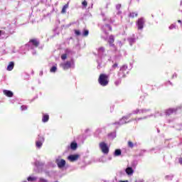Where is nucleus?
Returning a JSON list of instances; mask_svg holds the SVG:
<instances>
[{
  "label": "nucleus",
  "instance_id": "35",
  "mask_svg": "<svg viewBox=\"0 0 182 182\" xmlns=\"http://www.w3.org/2000/svg\"><path fill=\"white\" fill-rule=\"evenodd\" d=\"M120 83H122V80H117V81L114 82V85H115L116 86H119V85Z\"/></svg>",
  "mask_w": 182,
  "mask_h": 182
},
{
  "label": "nucleus",
  "instance_id": "30",
  "mask_svg": "<svg viewBox=\"0 0 182 182\" xmlns=\"http://www.w3.org/2000/svg\"><path fill=\"white\" fill-rule=\"evenodd\" d=\"M136 42V39L134 38H129V43L132 46V44Z\"/></svg>",
  "mask_w": 182,
  "mask_h": 182
},
{
  "label": "nucleus",
  "instance_id": "32",
  "mask_svg": "<svg viewBox=\"0 0 182 182\" xmlns=\"http://www.w3.org/2000/svg\"><path fill=\"white\" fill-rule=\"evenodd\" d=\"M173 175H168V176H165V178L166 179V180H173Z\"/></svg>",
  "mask_w": 182,
  "mask_h": 182
},
{
  "label": "nucleus",
  "instance_id": "15",
  "mask_svg": "<svg viewBox=\"0 0 182 182\" xmlns=\"http://www.w3.org/2000/svg\"><path fill=\"white\" fill-rule=\"evenodd\" d=\"M3 92L5 96H7V97H12V96H14V92H12V91L4 90Z\"/></svg>",
  "mask_w": 182,
  "mask_h": 182
},
{
  "label": "nucleus",
  "instance_id": "45",
  "mask_svg": "<svg viewBox=\"0 0 182 182\" xmlns=\"http://www.w3.org/2000/svg\"><path fill=\"white\" fill-rule=\"evenodd\" d=\"M181 5H182V1H181Z\"/></svg>",
  "mask_w": 182,
  "mask_h": 182
},
{
  "label": "nucleus",
  "instance_id": "17",
  "mask_svg": "<svg viewBox=\"0 0 182 182\" xmlns=\"http://www.w3.org/2000/svg\"><path fill=\"white\" fill-rule=\"evenodd\" d=\"M114 42V36H110L108 39V43L109 44V46H114V44H113Z\"/></svg>",
  "mask_w": 182,
  "mask_h": 182
},
{
  "label": "nucleus",
  "instance_id": "28",
  "mask_svg": "<svg viewBox=\"0 0 182 182\" xmlns=\"http://www.w3.org/2000/svg\"><path fill=\"white\" fill-rule=\"evenodd\" d=\"M128 146L130 147L131 149H133L134 147V144H133V142H132V141H129Z\"/></svg>",
  "mask_w": 182,
  "mask_h": 182
},
{
  "label": "nucleus",
  "instance_id": "33",
  "mask_svg": "<svg viewBox=\"0 0 182 182\" xmlns=\"http://www.w3.org/2000/svg\"><path fill=\"white\" fill-rule=\"evenodd\" d=\"M75 33L77 36H80V35H82V33H80L79 30H75Z\"/></svg>",
  "mask_w": 182,
  "mask_h": 182
},
{
  "label": "nucleus",
  "instance_id": "26",
  "mask_svg": "<svg viewBox=\"0 0 182 182\" xmlns=\"http://www.w3.org/2000/svg\"><path fill=\"white\" fill-rule=\"evenodd\" d=\"M70 147H71L72 150H76V149H77V144L72 143L70 145Z\"/></svg>",
  "mask_w": 182,
  "mask_h": 182
},
{
  "label": "nucleus",
  "instance_id": "43",
  "mask_svg": "<svg viewBox=\"0 0 182 182\" xmlns=\"http://www.w3.org/2000/svg\"><path fill=\"white\" fill-rule=\"evenodd\" d=\"M26 109H27L26 107H23V110H26Z\"/></svg>",
  "mask_w": 182,
  "mask_h": 182
},
{
  "label": "nucleus",
  "instance_id": "21",
  "mask_svg": "<svg viewBox=\"0 0 182 182\" xmlns=\"http://www.w3.org/2000/svg\"><path fill=\"white\" fill-rule=\"evenodd\" d=\"M28 181H36V180H38V178L36 176H31L27 178Z\"/></svg>",
  "mask_w": 182,
  "mask_h": 182
},
{
  "label": "nucleus",
  "instance_id": "7",
  "mask_svg": "<svg viewBox=\"0 0 182 182\" xmlns=\"http://www.w3.org/2000/svg\"><path fill=\"white\" fill-rule=\"evenodd\" d=\"M100 149L104 154H107L109 153V146H107V144L105 142H101L100 144Z\"/></svg>",
  "mask_w": 182,
  "mask_h": 182
},
{
  "label": "nucleus",
  "instance_id": "36",
  "mask_svg": "<svg viewBox=\"0 0 182 182\" xmlns=\"http://www.w3.org/2000/svg\"><path fill=\"white\" fill-rule=\"evenodd\" d=\"M82 5L84 8H86L87 6V1H84L82 3Z\"/></svg>",
  "mask_w": 182,
  "mask_h": 182
},
{
  "label": "nucleus",
  "instance_id": "29",
  "mask_svg": "<svg viewBox=\"0 0 182 182\" xmlns=\"http://www.w3.org/2000/svg\"><path fill=\"white\" fill-rule=\"evenodd\" d=\"M38 182H49V181H48V179L44 178H39Z\"/></svg>",
  "mask_w": 182,
  "mask_h": 182
},
{
  "label": "nucleus",
  "instance_id": "9",
  "mask_svg": "<svg viewBox=\"0 0 182 182\" xmlns=\"http://www.w3.org/2000/svg\"><path fill=\"white\" fill-rule=\"evenodd\" d=\"M150 112V109H136L132 112L133 114H146V113H149Z\"/></svg>",
  "mask_w": 182,
  "mask_h": 182
},
{
  "label": "nucleus",
  "instance_id": "10",
  "mask_svg": "<svg viewBox=\"0 0 182 182\" xmlns=\"http://www.w3.org/2000/svg\"><path fill=\"white\" fill-rule=\"evenodd\" d=\"M97 55L100 58H101V59H103V58H106V54L105 50V48L104 47H100L97 48Z\"/></svg>",
  "mask_w": 182,
  "mask_h": 182
},
{
  "label": "nucleus",
  "instance_id": "44",
  "mask_svg": "<svg viewBox=\"0 0 182 182\" xmlns=\"http://www.w3.org/2000/svg\"><path fill=\"white\" fill-rule=\"evenodd\" d=\"M1 33H2V31H0V36H1Z\"/></svg>",
  "mask_w": 182,
  "mask_h": 182
},
{
  "label": "nucleus",
  "instance_id": "12",
  "mask_svg": "<svg viewBox=\"0 0 182 182\" xmlns=\"http://www.w3.org/2000/svg\"><path fill=\"white\" fill-rule=\"evenodd\" d=\"M70 53H71L70 50H66L65 53L61 55L62 60H66L69 55H70Z\"/></svg>",
  "mask_w": 182,
  "mask_h": 182
},
{
  "label": "nucleus",
  "instance_id": "23",
  "mask_svg": "<svg viewBox=\"0 0 182 182\" xmlns=\"http://www.w3.org/2000/svg\"><path fill=\"white\" fill-rule=\"evenodd\" d=\"M121 154H122V151L120 149H116L114 153V156H115V157H117V156H120Z\"/></svg>",
  "mask_w": 182,
  "mask_h": 182
},
{
  "label": "nucleus",
  "instance_id": "47",
  "mask_svg": "<svg viewBox=\"0 0 182 182\" xmlns=\"http://www.w3.org/2000/svg\"><path fill=\"white\" fill-rule=\"evenodd\" d=\"M181 26H182V23H181Z\"/></svg>",
  "mask_w": 182,
  "mask_h": 182
},
{
  "label": "nucleus",
  "instance_id": "40",
  "mask_svg": "<svg viewBox=\"0 0 182 182\" xmlns=\"http://www.w3.org/2000/svg\"><path fill=\"white\" fill-rule=\"evenodd\" d=\"M116 8H117V9H119L120 8H122V5L121 4H117Z\"/></svg>",
  "mask_w": 182,
  "mask_h": 182
},
{
  "label": "nucleus",
  "instance_id": "4",
  "mask_svg": "<svg viewBox=\"0 0 182 182\" xmlns=\"http://www.w3.org/2000/svg\"><path fill=\"white\" fill-rule=\"evenodd\" d=\"M44 142L45 137H43V136L38 135L36 141V147H37V149H41V147H42V146L43 145Z\"/></svg>",
  "mask_w": 182,
  "mask_h": 182
},
{
  "label": "nucleus",
  "instance_id": "46",
  "mask_svg": "<svg viewBox=\"0 0 182 182\" xmlns=\"http://www.w3.org/2000/svg\"><path fill=\"white\" fill-rule=\"evenodd\" d=\"M138 1H140V0H137Z\"/></svg>",
  "mask_w": 182,
  "mask_h": 182
},
{
  "label": "nucleus",
  "instance_id": "34",
  "mask_svg": "<svg viewBox=\"0 0 182 182\" xmlns=\"http://www.w3.org/2000/svg\"><path fill=\"white\" fill-rule=\"evenodd\" d=\"M149 117H139L136 119V122H139V120H144V119H147Z\"/></svg>",
  "mask_w": 182,
  "mask_h": 182
},
{
  "label": "nucleus",
  "instance_id": "14",
  "mask_svg": "<svg viewBox=\"0 0 182 182\" xmlns=\"http://www.w3.org/2000/svg\"><path fill=\"white\" fill-rule=\"evenodd\" d=\"M68 160L70 161H76V160H77V159H79V155L75 154V155H70L68 157Z\"/></svg>",
  "mask_w": 182,
  "mask_h": 182
},
{
  "label": "nucleus",
  "instance_id": "41",
  "mask_svg": "<svg viewBox=\"0 0 182 182\" xmlns=\"http://www.w3.org/2000/svg\"><path fill=\"white\" fill-rule=\"evenodd\" d=\"M97 68L100 69V64L98 65Z\"/></svg>",
  "mask_w": 182,
  "mask_h": 182
},
{
  "label": "nucleus",
  "instance_id": "19",
  "mask_svg": "<svg viewBox=\"0 0 182 182\" xmlns=\"http://www.w3.org/2000/svg\"><path fill=\"white\" fill-rule=\"evenodd\" d=\"M104 32L106 35H107V31H112V27L109 25H106L105 26L103 27Z\"/></svg>",
  "mask_w": 182,
  "mask_h": 182
},
{
  "label": "nucleus",
  "instance_id": "2",
  "mask_svg": "<svg viewBox=\"0 0 182 182\" xmlns=\"http://www.w3.org/2000/svg\"><path fill=\"white\" fill-rule=\"evenodd\" d=\"M98 83L103 87L107 86V85H109V75L100 74L98 78Z\"/></svg>",
  "mask_w": 182,
  "mask_h": 182
},
{
  "label": "nucleus",
  "instance_id": "31",
  "mask_svg": "<svg viewBox=\"0 0 182 182\" xmlns=\"http://www.w3.org/2000/svg\"><path fill=\"white\" fill-rule=\"evenodd\" d=\"M137 13H131L129 14L130 18H136L137 16Z\"/></svg>",
  "mask_w": 182,
  "mask_h": 182
},
{
  "label": "nucleus",
  "instance_id": "1",
  "mask_svg": "<svg viewBox=\"0 0 182 182\" xmlns=\"http://www.w3.org/2000/svg\"><path fill=\"white\" fill-rule=\"evenodd\" d=\"M39 46V41L38 39H31L30 40V41L28 42V44L26 45L25 48L26 49H31L32 51V54L33 55H36V53L33 50L34 49H36V48H38Z\"/></svg>",
  "mask_w": 182,
  "mask_h": 182
},
{
  "label": "nucleus",
  "instance_id": "13",
  "mask_svg": "<svg viewBox=\"0 0 182 182\" xmlns=\"http://www.w3.org/2000/svg\"><path fill=\"white\" fill-rule=\"evenodd\" d=\"M125 172L127 173V176H133L134 170L132 167H127L125 169Z\"/></svg>",
  "mask_w": 182,
  "mask_h": 182
},
{
  "label": "nucleus",
  "instance_id": "11",
  "mask_svg": "<svg viewBox=\"0 0 182 182\" xmlns=\"http://www.w3.org/2000/svg\"><path fill=\"white\" fill-rule=\"evenodd\" d=\"M176 112H177V109L169 108L166 110V116H170L171 114H173V113H176Z\"/></svg>",
  "mask_w": 182,
  "mask_h": 182
},
{
  "label": "nucleus",
  "instance_id": "24",
  "mask_svg": "<svg viewBox=\"0 0 182 182\" xmlns=\"http://www.w3.org/2000/svg\"><path fill=\"white\" fill-rule=\"evenodd\" d=\"M69 8V4H65L63 6L62 11H61V14H66V9Z\"/></svg>",
  "mask_w": 182,
  "mask_h": 182
},
{
  "label": "nucleus",
  "instance_id": "38",
  "mask_svg": "<svg viewBox=\"0 0 182 182\" xmlns=\"http://www.w3.org/2000/svg\"><path fill=\"white\" fill-rule=\"evenodd\" d=\"M118 45L120 48H122V46H123V43H122V41H118Z\"/></svg>",
  "mask_w": 182,
  "mask_h": 182
},
{
  "label": "nucleus",
  "instance_id": "27",
  "mask_svg": "<svg viewBox=\"0 0 182 182\" xmlns=\"http://www.w3.org/2000/svg\"><path fill=\"white\" fill-rule=\"evenodd\" d=\"M56 70H58V68H56V66H53L50 68V72H51V73H55V72H56Z\"/></svg>",
  "mask_w": 182,
  "mask_h": 182
},
{
  "label": "nucleus",
  "instance_id": "25",
  "mask_svg": "<svg viewBox=\"0 0 182 182\" xmlns=\"http://www.w3.org/2000/svg\"><path fill=\"white\" fill-rule=\"evenodd\" d=\"M81 35L82 36H87L89 35V30L84 29Z\"/></svg>",
  "mask_w": 182,
  "mask_h": 182
},
{
  "label": "nucleus",
  "instance_id": "39",
  "mask_svg": "<svg viewBox=\"0 0 182 182\" xmlns=\"http://www.w3.org/2000/svg\"><path fill=\"white\" fill-rule=\"evenodd\" d=\"M117 68V63H115L112 65V69H116Z\"/></svg>",
  "mask_w": 182,
  "mask_h": 182
},
{
  "label": "nucleus",
  "instance_id": "5",
  "mask_svg": "<svg viewBox=\"0 0 182 182\" xmlns=\"http://www.w3.org/2000/svg\"><path fill=\"white\" fill-rule=\"evenodd\" d=\"M55 163L58 167V168H60V170H63V168H65L66 166V161L65 159H60V158H57L55 159Z\"/></svg>",
  "mask_w": 182,
  "mask_h": 182
},
{
  "label": "nucleus",
  "instance_id": "6",
  "mask_svg": "<svg viewBox=\"0 0 182 182\" xmlns=\"http://www.w3.org/2000/svg\"><path fill=\"white\" fill-rule=\"evenodd\" d=\"M144 23H146L144 18H141L137 20L136 26L139 31H143V28H144Z\"/></svg>",
  "mask_w": 182,
  "mask_h": 182
},
{
  "label": "nucleus",
  "instance_id": "16",
  "mask_svg": "<svg viewBox=\"0 0 182 182\" xmlns=\"http://www.w3.org/2000/svg\"><path fill=\"white\" fill-rule=\"evenodd\" d=\"M14 66H15V63H14L13 61H11V62L9 63L8 66H7V70H8L9 72H11V70H13Z\"/></svg>",
  "mask_w": 182,
  "mask_h": 182
},
{
  "label": "nucleus",
  "instance_id": "37",
  "mask_svg": "<svg viewBox=\"0 0 182 182\" xmlns=\"http://www.w3.org/2000/svg\"><path fill=\"white\" fill-rule=\"evenodd\" d=\"M169 29H176V24H172L169 26Z\"/></svg>",
  "mask_w": 182,
  "mask_h": 182
},
{
  "label": "nucleus",
  "instance_id": "42",
  "mask_svg": "<svg viewBox=\"0 0 182 182\" xmlns=\"http://www.w3.org/2000/svg\"><path fill=\"white\" fill-rule=\"evenodd\" d=\"M178 23H181V20L178 21Z\"/></svg>",
  "mask_w": 182,
  "mask_h": 182
},
{
  "label": "nucleus",
  "instance_id": "3",
  "mask_svg": "<svg viewBox=\"0 0 182 182\" xmlns=\"http://www.w3.org/2000/svg\"><path fill=\"white\" fill-rule=\"evenodd\" d=\"M60 66L64 70H68V69H70L71 68H75V62H73V60H71L70 61H67L65 63H60Z\"/></svg>",
  "mask_w": 182,
  "mask_h": 182
},
{
  "label": "nucleus",
  "instance_id": "20",
  "mask_svg": "<svg viewBox=\"0 0 182 182\" xmlns=\"http://www.w3.org/2000/svg\"><path fill=\"white\" fill-rule=\"evenodd\" d=\"M119 77H126V72L122 71V70H119V72L118 73Z\"/></svg>",
  "mask_w": 182,
  "mask_h": 182
},
{
  "label": "nucleus",
  "instance_id": "22",
  "mask_svg": "<svg viewBox=\"0 0 182 182\" xmlns=\"http://www.w3.org/2000/svg\"><path fill=\"white\" fill-rule=\"evenodd\" d=\"M121 72H125V74L127 75V65H124L120 68Z\"/></svg>",
  "mask_w": 182,
  "mask_h": 182
},
{
  "label": "nucleus",
  "instance_id": "8",
  "mask_svg": "<svg viewBox=\"0 0 182 182\" xmlns=\"http://www.w3.org/2000/svg\"><path fill=\"white\" fill-rule=\"evenodd\" d=\"M130 116H132V114H129L127 117H122L119 120V122H115V123H114V124H117L118 126H122V124H126V123H129V122H127V119H129V117H130Z\"/></svg>",
  "mask_w": 182,
  "mask_h": 182
},
{
  "label": "nucleus",
  "instance_id": "18",
  "mask_svg": "<svg viewBox=\"0 0 182 182\" xmlns=\"http://www.w3.org/2000/svg\"><path fill=\"white\" fill-rule=\"evenodd\" d=\"M49 121V115L46 114H43L42 122L43 123H46Z\"/></svg>",
  "mask_w": 182,
  "mask_h": 182
}]
</instances>
